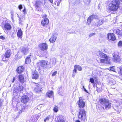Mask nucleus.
<instances>
[{"mask_svg": "<svg viewBox=\"0 0 122 122\" xmlns=\"http://www.w3.org/2000/svg\"><path fill=\"white\" fill-rule=\"evenodd\" d=\"M0 38L3 40H4L5 39V38L2 36H0Z\"/></svg>", "mask_w": 122, "mask_h": 122, "instance_id": "52", "label": "nucleus"}, {"mask_svg": "<svg viewBox=\"0 0 122 122\" xmlns=\"http://www.w3.org/2000/svg\"><path fill=\"white\" fill-rule=\"evenodd\" d=\"M91 0H83V2L86 5H88L90 3Z\"/></svg>", "mask_w": 122, "mask_h": 122, "instance_id": "32", "label": "nucleus"}, {"mask_svg": "<svg viewBox=\"0 0 122 122\" xmlns=\"http://www.w3.org/2000/svg\"><path fill=\"white\" fill-rule=\"evenodd\" d=\"M58 107L57 106H55L53 109V110L55 112H56L58 111Z\"/></svg>", "mask_w": 122, "mask_h": 122, "instance_id": "34", "label": "nucleus"}, {"mask_svg": "<svg viewBox=\"0 0 122 122\" xmlns=\"http://www.w3.org/2000/svg\"><path fill=\"white\" fill-rule=\"evenodd\" d=\"M56 37L55 36H53L51 37L49 40V41L51 42H53L55 41L56 39Z\"/></svg>", "mask_w": 122, "mask_h": 122, "instance_id": "30", "label": "nucleus"}, {"mask_svg": "<svg viewBox=\"0 0 122 122\" xmlns=\"http://www.w3.org/2000/svg\"><path fill=\"white\" fill-rule=\"evenodd\" d=\"M117 70L119 73L122 75V67L118 68Z\"/></svg>", "mask_w": 122, "mask_h": 122, "instance_id": "33", "label": "nucleus"}, {"mask_svg": "<svg viewBox=\"0 0 122 122\" xmlns=\"http://www.w3.org/2000/svg\"><path fill=\"white\" fill-rule=\"evenodd\" d=\"M40 67L44 69L46 68L48 69L51 68L52 66L50 63L47 61H41L39 63Z\"/></svg>", "mask_w": 122, "mask_h": 122, "instance_id": "4", "label": "nucleus"}, {"mask_svg": "<svg viewBox=\"0 0 122 122\" xmlns=\"http://www.w3.org/2000/svg\"><path fill=\"white\" fill-rule=\"evenodd\" d=\"M116 33L117 34L120 35L121 34V31L118 29L116 31Z\"/></svg>", "mask_w": 122, "mask_h": 122, "instance_id": "38", "label": "nucleus"}, {"mask_svg": "<svg viewBox=\"0 0 122 122\" xmlns=\"http://www.w3.org/2000/svg\"><path fill=\"white\" fill-rule=\"evenodd\" d=\"M18 17L19 18V17H20L21 18V20H23L25 19V16L24 15H23L22 16H21L20 17H19V16H18Z\"/></svg>", "mask_w": 122, "mask_h": 122, "instance_id": "47", "label": "nucleus"}, {"mask_svg": "<svg viewBox=\"0 0 122 122\" xmlns=\"http://www.w3.org/2000/svg\"><path fill=\"white\" fill-rule=\"evenodd\" d=\"M19 81L20 82L23 83L24 82V77L23 75H20L19 76Z\"/></svg>", "mask_w": 122, "mask_h": 122, "instance_id": "28", "label": "nucleus"}, {"mask_svg": "<svg viewBox=\"0 0 122 122\" xmlns=\"http://www.w3.org/2000/svg\"><path fill=\"white\" fill-rule=\"evenodd\" d=\"M55 49L54 48H53V47H52V48H51V52L52 51H54L55 50Z\"/></svg>", "mask_w": 122, "mask_h": 122, "instance_id": "50", "label": "nucleus"}, {"mask_svg": "<svg viewBox=\"0 0 122 122\" xmlns=\"http://www.w3.org/2000/svg\"><path fill=\"white\" fill-rule=\"evenodd\" d=\"M38 77V74L37 72H33L32 73V78L33 79H37Z\"/></svg>", "mask_w": 122, "mask_h": 122, "instance_id": "20", "label": "nucleus"}, {"mask_svg": "<svg viewBox=\"0 0 122 122\" xmlns=\"http://www.w3.org/2000/svg\"><path fill=\"white\" fill-rule=\"evenodd\" d=\"M77 2H79V1L80 0H76Z\"/></svg>", "mask_w": 122, "mask_h": 122, "instance_id": "63", "label": "nucleus"}, {"mask_svg": "<svg viewBox=\"0 0 122 122\" xmlns=\"http://www.w3.org/2000/svg\"><path fill=\"white\" fill-rule=\"evenodd\" d=\"M36 86L34 88L35 91L37 92H40L41 91V87L39 84H36Z\"/></svg>", "mask_w": 122, "mask_h": 122, "instance_id": "16", "label": "nucleus"}, {"mask_svg": "<svg viewBox=\"0 0 122 122\" xmlns=\"http://www.w3.org/2000/svg\"><path fill=\"white\" fill-rule=\"evenodd\" d=\"M118 45L119 47H122V41H119L118 44Z\"/></svg>", "mask_w": 122, "mask_h": 122, "instance_id": "39", "label": "nucleus"}, {"mask_svg": "<svg viewBox=\"0 0 122 122\" xmlns=\"http://www.w3.org/2000/svg\"><path fill=\"white\" fill-rule=\"evenodd\" d=\"M77 69L79 71H81L82 70V68L79 65H75L74 67V70L73 71V72H75L76 73V72L77 70L76 69Z\"/></svg>", "mask_w": 122, "mask_h": 122, "instance_id": "18", "label": "nucleus"}, {"mask_svg": "<svg viewBox=\"0 0 122 122\" xmlns=\"http://www.w3.org/2000/svg\"><path fill=\"white\" fill-rule=\"evenodd\" d=\"M41 3L39 1H37L35 4V7H39V5H40V4Z\"/></svg>", "mask_w": 122, "mask_h": 122, "instance_id": "35", "label": "nucleus"}, {"mask_svg": "<svg viewBox=\"0 0 122 122\" xmlns=\"http://www.w3.org/2000/svg\"><path fill=\"white\" fill-rule=\"evenodd\" d=\"M20 51L24 55H25L28 51V49L25 47H23L20 50Z\"/></svg>", "mask_w": 122, "mask_h": 122, "instance_id": "25", "label": "nucleus"}, {"mask_svg": "<svg viewBox=\"0 0 122 122\" xmlns=\"http://www.w3.org/2000/svg\"><path fill=\"white\" fill-rule=\"evenodd\" d=\"M118 8H108L107 10L109 13L114 14L117 10Z\"/></svg>", "mask_w": 122, "mask_h": 122, "instance_id": "21", "label": "nucleus"}, {"mask_svg": "<svg viewBox=\"0 0 122 122\" xmlns=\"http://www.w3.org/2000/svg\"><path fill=\"white\" fill-rule=\"evenodd\" d=\"M15 80V77H14L13 78V80L12 81V82L13 83L14 82Z\"/></svg>", "mask_w": 122, "mask_h": 122, "instance_id": "55", "label": "nucleus"}, {"mask_svg": "<svg viewBox=\"0 0 122 122\" xmlns=\"http://www.w3.org/2000/svg\"><path fill=\"white\" fill-rule=\"evenodd\" d=\"M3 55L2 56V60L3 61H6L7 60H6V59H5V57L4 56H3Z\"/></svg>", "mask_w": 122, "mask_h": 122, "instance_id": "49", "label": "nucleus"}, {"mask_svg": "<svg viewBox=\"0 0 122 122\" xmlns=\"http://www.w3.org/2000/svg\"><path fill=\"white\" fill-rule=\"evenodd\" d=\"M19 24H22V22H23V20H21V18L20 17L19 18Z\"/></svg>", "mask_w": 122, "mask_h": 122, "instance_id": "41", "label": "nucleus"}, {"mask_svg": "<svg viewBox=\"0 0 122 122\" xmlns=\"http://www.w3.org/2000/svg\"><path fill=\"white\" fill-rule=\"evenodd\" d=\"M57 73V71H55L52 74V76H55Z\"/></svg>", "mask_w": 122, "mask_h": 122, "instance_id": "43", "label": "nucleus"}, {"mask_svg": "<svg viewBox=\"0 0 122 122\" xmlns=\"http://www.w3.org/2000/svg\"><path fill=\"white\" fill-rule=\"evenodd\" d=\"M83 89L84 88H85V87H84V86H83Z\"/></svg>", "mask_w": 122, "mask_h": 122, "instance_id": "64", "label": "nucleus"}, {"mask_svg": "<svg viewBox=\"0 0 122 122\" xmlns=\"http://www.w3.org/2000/svg\"><path fill=\"white\" fill-rule=\"evenodd\" d=\"M107 37L108 39L114 41L115 40V37L114 34L113 33H110L107 35Z\"/></svg>", "mask_w": 122, "mask_h": 122, "instance_id": "15", "label": "nucleus"}, {"mask_svg": "<svg viewBox=\"0 0 122 122\" xmlns=\"http://www.w3.org/2000/svg\"><path fill=\"white\" fill-rule=\"evenodd\" d=\"M90 81L92 83H94V79L93 78H91L90 79Z\"/></svg>", "mask_w": 122, "mask_h": 122, "instance_id": "42", "label": "nucleus"}, {"mask_svg": "<svg viewBox=\"0 0 122 122\" xmlns=\"http://www.w3.org/2000/svg\"><path fill=\"white\" fill-rule=\"evenodd\" d=\"M98 18L97 15H92L88 18L87 20V22L88 24L89 25L91 22L92 20H94V18Z\"/></svg>", "mask_w": 122, "mask_h": 122, "instance_id": "13", "label": "nucleus"}, {"mask_svg": "<svg viewBox=\"0 0 122 122\" xmlns=\"http://www.w3.org/2000/svg\"><path fill=\"white\" fill-rule=\"evenodd\" d=\"M53 95V92L52 91H48L46 93V95L49 97H52Z\"/></svg>", "mask_w": 122, "mask_h": 122, "instance_id": "27", "label": "nucleus"}, {"mask_svg": "<svg viewBox=\"0 0 122 122\" xmlns=\"http://www.w3.org/2000/svg\"><path fill=\"white\" fill-rule=\"evenodd\" d=\"M59 3L58 2H57V5L58 6V5H59Z\"/></svg>", "mask_w": 122, "mask_h": 122, "instance_id": "62", "label": "nucleus"}, {"mask_svg": "<svg viewBox=\"0 0 122 122\" xmlns=\"http://www.w3.org/2000/svg\"><path fill=\"white\" fill-rule=\"evenodd\" d=\"M76 122H81L79 120H76Z\"/></svg>", "mask_w": 122, "mask_h": 122, "instance_id": "61", "label": "nucleus"}, {"mask_svg": "<svg viewBox=\"0 0 122 122\" xmlns=\"http://www.w3.org/2000/svg\"><path fill=\"white\" fill-rule=\"evenodd\" d=\"M18 17L19 18V17H20L21 18V20H23L25 19V16L24 15H23L22 16H21L20 17H19V16H18Z\"/></svg>", "mask_w": 122, "mask_h": 122, "instance_id": "48", "label": "nucleus"}, {"mask_svg": "<svg viewBox=\"0 0 122 122\" xmlns=\"http://www.w3.org/2000/svg\"><path fill=\"white\" fill-rule=\"evenodd\" d=\"M62 89L61 88H59V90L58 91V92L59 95H61V94L62 92V91H61Z\"/></svg>", "mask_w": 122, "mask_h": 122, "instance_id": "40", "label": "nucleus"}, {"mask_svg": "<svg viewBox=\"0 0 122 122\" xmlns=\"http://www.w3.org/2000/svg\"><path fill=\"white\" fill-rule=\"evenodd\" d=\"M113 69H114V68L113 67L112 68H111V70H112V71H113Z\"/></svg>", "mask_w": 122, "mask_h": 122, "instance_id": "60", "label": "nucleus"}, {"mask_svg": "<svg viewBox=\"0 0 122 122\" xmlns=\"http://www.w3.org/2000/svg\"><path fill=\"white\" fill-rule=\"evenodd\" d=\"M98 17L97 18H94L93 20L92 24L95 26H99L102 25L103 22V20L98 19Z\"/></svg>", "mask_w": 122, "mask_h": 122, "instance_id": "9", "label": "nucleus"}, {"mask_svg": "<svg viewBox=\"0 0 122 122\" xmlns=\"http://www.w3.org/2000/svg\"><path fill=\"white\" fill-rule=\"evenodd\" d=\"M96 34L95 33H91L89 35V37H90L95 35Z\"/></svg>", "mask_w": 122, "mask_h": 122, "instance_id": "44", "label": "nucleus"}, {"mask_svg": "<svg viewBox=\"0 0 122 122\" xmlns=\"http://www.w3.org/2000/svg\"><path fill=\"white\" fill-rule=\"evenodd\" d=\"M22 34L23 32L21 29L18 30L17 34V35L18 37L20 38H22Z\"/></svg>", "mask_w": 122, "mask_h": 122, "instance_id": "23", "label": "nucleus"}, {"mask_svg": "<svg viewBox=\"0 0 122 122\" xmlns=\"http://www.w3.org/2000/svg\"><path fill=\"white\" fill-rule=\"evenodd\" d=\"M23 87L21 85H20L18 87H14L13 90V94L15 96H17L19 94L23 91Z\"/></svg>", "mask_w": 122, "mask_h": 122, "instance_id": "7", "label": "nucleus"}, {"mask_svg": "<svg viewBox=\"0 0 122 122\" xmlns=\"http://www.w3.org/2000/svg\"><path fill=\"white\" fill-rule=\"evenodd\" d=\"M11 19L13 20V17H14V14H13V12H11Z\"/></svg>", "mask_w": 122, "mask_h": 122, "instance_id": "45", "label": "nucleus"}, {"mask_svg": "<svg viewBox=\"0 0 122 122\" xmlns=\"http://www.w3.org/2000/svg\"><path fill=\"white\" fill-rule=\"evenodd\" d=\"M18 8H23V6L22 5H19Z\"/></svg>", "mask_w": 122, "mask_h": 122, "instance_id": "54", "label": "nucleus"}, {"mask_svg": "<svg viewBox=\"0 0 122 122\" xmlns=\"http://www.w3.org/2000/svg\"><path fill=\"white\" fill-rule=\"evenodd\" d=\"M49 22V20L46 18L43 19L41 22V25L43 26L47 25Z\"/></svg>", "mask_w": 122, "mask_h": 122, "instance_id": "17", "label": "nucleus"}, {"mask_svg": "<svg viewBox=\"0 0 122 122\" xmlns=\"http://www.w3.org/2000/svg\"><path fill=\"white\" fill-rule=\"evenodd\" d=\"M23 107V108L22 109H21V111L20 110V111L18 112L20 114L22 112H23L24 111V107Z\"/></svg>", "mask_w": 122, "mask_h": 122, "instance_id": "46", "label": "nucleus"}, {"mask_svg": "<svg viewBox=\"0 0 122 122\" xmlns=\"http://www.w3.org/2000/svg\"><path fill=\"white\" fill-rule=\"evenodd\" d=\"M23 8H19V9L20 10V11H23V12L24 14H25L26 13V10H25V8H24L23 9H22Z\"/></svg>", "mask_w": 122, "mask_h": 122, "instance_id": "36", "label": "nucleus"}, {"mask_svg": "<svg viewBox=\"0 0 122 122\" xmlns=\"http://www.w3.org/2000/svg\"><path fill=\"white\" fill-rule=\"evenodd\" d=\"M24 68L23 66L19 67L16 70L17 72L19 73H21L23 71Z\"/></svg>", "mask_w": 122, "mask_h": 122, "instance_id": "24", "label": "nucleus"}, {"mask_svg": "<svg viewBox=\"0 0 122 122\" xmlns=\"http://www.w3.org/2000/svg\"><path fill=\"white\" fill-rule=\"evenodd\" d=\"M10 51L8 50L5 52V54L4 56L5 58H8L10 57Z\"/></svg>", "mask_w": 122, "mask_h": 122, "instance_id": "22", "label": "nucleus"}, {"mask_svg": "<svg viewBox=\"0 0 122 122\" xmlns=\"http://www.w3.org/2000/svg\"><path fill=\"white\" fill-rule=\"evenodd\" d=\"M41 8H36V10H37L38 12L39 11V12H40L41 11Z\"/></svg>", "mask_w": 122, "mask_h": 122, "instance_id": "51", "label": "nucleus"}, {"mask_svg": "<svg viewBox=\"0 0 122 122\" xmlns=\"http://www.w3.org/2000/svg\"><path fill=\"white\" fill-rule=\"evenodd\" d=\"M39 46L40 49L42 51L45 50L48 48L47 44L45 43H43L41 44Z\"/></svg>", "mask_w": 122, "mask_h": 122, "instance_id": "12", "label": "nucleus"}, {"mask_svg": "<svg viewBox=\"0 0 122 122\" xmlns=\"http://www.w3.org/2000/svg\"><path fill=\"white\" fill-rule=\"evenodd\" d=\"M29 100V98L27 96L25 95L21 97V102L24 104H26Z\"/></svg>", "mask_w": 122, "mask_h": 122, "instance_id": "11", "label": "nucleus"}, {"mask_svg": "<svg viewBox=\"0 0 122 122\" xmlns=\"http://www.w3.org/2000/svg\"><path fill=\"white\" fill-rule=\"evenodd\" d=\"M57 122H65L64 120L62 118H59V120H58Z\"/></svg>", "mask_w": 122, "mask_h": 122, "instance_id": "37", "label": "nucleus"}, {"mask_svg": "<svg viewBox=\"0 0 122 122\" xmlns=\"http://www.w3.org/2000/svg\"><path fill=\"white\" fill-rule=\"evenodd\" d=\"M2 102H1L0 100V107L2 106Z\"/></svg>", "mask_w": 122, "mask_h": 122, "instance_id": "57", "label": "nucleus"}, {"mask_svg": "<svg viewBox=\"0 0 122 122\" xmlns=\"http://www.w3.org/2000/svg\"><path fill=\"white\" fill-rule=\"evenodd\" d=\"M99 101L103 109L107 110L111 108V103L108 100L105 98H101Z\"/></svg>", "mask_w": 122, "mask_h": 122, "instance_id": "1", "label": "nucleus"}, {"mask_svg": "<svg viewBox=\"0 0 122 122\" xmlns=\"http://www.w3.org/2000/svg\"><path fill=\"white\" fill-rule=\"evenodd\" d=\"M98 53L99 56L103 58L101 59V62L108 64H109L110 63V58L109 57H108L106 54L103 53L102 51H98Z\"/></svg>", "mask_w": 122, "mask_h": 122, "instance_id": "2", "label": "nucleus"}, {"mask_svg": "<svg viewBox=\"0 0 122 122\" xmlns=\"http://www.w3.org/2000/svg\"><path fill=\"white\" fill-rule=\"evenodd\" d=\"M39 117V116L37 115L32 116L30 118L31 122H36Z\"/></svg>", "mask_w": 122, "mask_h": 122, "instance_id": "14", "label": "nucleus"}, {"mask_svg": "<svg viewBox=\"0 0 122 122\" xmlns=\"http://www.w3.org/2000/svg\"><path fill=\"white\" fill-rule=\"evenodd\" d=\"M116 83L115 81L113 79H111L109 82V85H114Z\"/></svg>", "mask_w": 122, "mask_h": 122, "instance_id": "29", "label": "nucleus"}, {"mask_svg": "<svg viewBox=\"0 0 122 122\" xmlns=\"http://www.w3.org/2000/svg\"><path fill=\"white\" fill-rule=\"evenodd\" d=\"M31 56V55L28 56L25 59V63L26 64H29L31 61L30 59V56Z\"/></svg>", "mask_w": 122, "mask_h": 122, "instance_id": "26", "label": "nucleus"}, {"mask_svg": "<svg viewBox=\"0 0 122 122\" xmlns=\"http://www.w3.org/2000/svg\"><path fill=\"white\" fill-rule=\"evenodd\" d=\"M112 59L113 61L116 63H122V61H121V59L118 52H114L112 54Z\"/></svg>", "mask_w": 122, "mask_h": 122, "instance_id": "5", "label": "nucleus"}, {"mask_svg": "<svg viewBox=\"0 0 122 122\" xmlns=\"http://www.w3.org/2000/svg\"><path fill=\"white\" fill-rule=\"evenodd\" d=\"M23 87L21 85H20L18 87H14L13 90V94L15 96H17L19 94L23 91Z\"/></svg>", "mask_w": 122, "mask_h": 122, "instance_id": "8", "label": "nucleus"}, {"mask_svg": "<svg viewBox=\"0 0 122 122\" xmlns=\"http://www.w3.org/2000/svg\"><path fill=\"white\" fill-rule=\"evenodd\" d=\"M78 116V119L84 122L86 119V113L85 110L83 109H80Z\"/></svg>", "mask_w": 122, "mask_h": 122, "instance_id": "3", "label": "nucleus"}, {"mask_svg": "<svg viewBox=\"0 0 122 122\" xmlns=\"http://www.w3.org/2000/svg\"><path fill=\"white\" fill-rule=\"evenodd\" d=\"M120 3L118 0H113L109 4V8H119Z\"/></svg>", "mask_w": 122, "mask_h": 122, "instance_id": "6", "label": "nucleus"}, {"mask_svg": "<svg viewBox=\"0 0 122 122\" xmlns=\"http://www.w3.org/2000/svg\"><path fill=\"white\" fill-rule=\"evenodd\" d=\"M83 89H84V91L85 92H87V93H88V91L87 90H86V88H84Z\"/></svg>", "mask_w": 122, "mask_h": 122, "instance_id": "53", "label": "nucleus"}, {"mask_svg": "<svg viewBox=\"0 0 122 122\" xmlns=\"http://www.w3.org/2000/svg\"><path fill=\"white\" fill-rule=\"evenodd\" d=\"M97 91L98 92H100V91L99 90V88H97Z\"/></svg>", "mask_w": 122, "mask_h": 122, "instance_id": "58", "label": "nucleus"}, {"mask_svg": "<svg viewBox=\"0 0 122 122\" xmlns=\"http://www.w3.org/2000/svg\"><path fill=\"white\" fill-rule=\"evenodd\" d=\"M43 17H46V15L45 14H44V15L43 14V15H42Z\"/></svg>", "mask_w": 122, "mask_h": 122, "instance_id": "56", "label": "nucleus"}, {"mask_svg": "<svg viewBox=\"0 0 122 122\" xmlns=\"http://www.w3.org/2000/svg\"><path fill=\"white\" fill-rule=\"evenodd\" d=\"M51 118V116L49 115L46 117L44 119V121L45 122H46L48 121L49 119H50Z\"/></svg>", "mask_w": 122, "mask_h": 122, "instance_id": "31", "label": "nucleus"}, {"mask_svg": "<svg viewBox=\"0 0 122 122\" xmlns=\"http://www.w3.org/2000/svg\"><path fill=\"white\" fill-rule=\"evenodd\" d=\"M77 104L79 107L80 108L84 107L85 106L84 101L81 99V97H79V100L77 102Z\"/></svg>", "mask_w": 122, "mask_h": 122, "instance_id": "10", "label": "nucleus"}, {"mask_svg": "<svg viewBox=\"0 0 122 122\" xmlns=\"http://www.w3.org/2000/svg\"><path fill=\"white\" fill-rule=\"evenodd\" d=\"M4 27L5 30H8L11 29V26L9 23H6L4 25Z\"/></svg>", "mask_w": 122, "mask_h": 122, "instance_id": "19", "label": "nucleus"}, {"mask_svg": "<svg viewBox=\"0 0 122 122\" xmlns=\"http://www.w3.org/2000/svg\"><path fill=\"white\" fill-rule=\"evenodd\" d=\"M51 3H52L53 2V0H49Z\"/></svg>", "mask_w": 122, "mask_h": 122, "instance_id": "59", "label": "nucleus"}]
</instances>
